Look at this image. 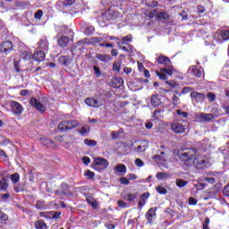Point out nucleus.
Masks as SVG:
<instances>
[{
    "mask_svg": "<svg viewBox=\"0 0 229 229\" xmlns=\"http://www.w3.org/2000/svg\"><path fill=\"white\" fill-rule=\"evenodd\" d=\"M177 157L181 162H192L194 157H196V150L194 148H189L185 151L179 152Z\"/></svg>",
    "mask_w": 229,
    "mask_h": 229,
    "instance_id": "obj_1",
    "label": "nucleus"
},
{
    "mask_svg": "<svg viewBox=\"0 0 229 229\" xmlns=\"http://www.w3.org/2000/svg\"><path fill=\"white\" fill-rule=\"evenodd\" d=\"M80 126V123L76 120H68L61 122L58 125V128L61 131H67L69 130H74V128H78Z\"/></svg>",
    "mask_w": 229,
    "mask_h": 229,
    "instance_id": "obj_2",
    "label": "nucleus"
},
{
    "mask_svg": "<svg viewBox=\"0 0 229 229\" xmlns=\"http://www.w3.org/2000/svg\"><path fill=\"white\" fill-rule=\"evenodd\" d=\"M30 105L33 108H36V110L39 111L41 114H44L46 112L47 102L44 98L40 102L37 98H30Z\"/></svg>",
    "mask_w": 229,
    "mask_h": 229,
    "instance_id": "obj_3",
    "label": "nucleus"
},
{
    "mask_svg": "<svg viewBox=\"0 0 229 229\" xmlns=\"http://www.w3.org/2000/svg\"><path fill=\"white\" fill-rule=\"evenodd\" d=\"M108 165H110V163L103 157H96L94 159L93 167L97 169V171H103V169H106Z\"/></svg>",
    "mask_w": 229,
    "mask_h": 229,
    "instance_id": "obj_4",
    "label": "nucleus"
},
{
    "mask_svg": "<svg viewBox=\"0 0 229 229\" xmlns=\"http://www.w3.org/2000/svg\"><path fill=\"white\" fill-rule=\"evenodd\" d=\"M10 106H11V110H12L13 114H14V115H21V114H22V112H24V108L22 107V105H21L17 101H11Z\"/></svg>",
    "mask_w": 229,
    "mask_h": 229,
    "instance_id": "obj_5",
    "label": "nucleus"
},
{
    "mask_svg": "<svg viewBox=\"0 0 229 229\" xmlns=\"http://www.w3.org/2000/svg\"><path fill=\"white\" fill-rule=\"evenodd\" d=\"M13 49V43L12 41H4L0 45V53H4L7 55L9 51H12Z\"/></svg>",
    "mask_w": 229,
    "mask_h": 229,
    "instance_id": "obj_6",
    "label": "nucleus"
},
{
    "mask_svg": "<svg viewBox=\"0 0 229 229\" xmlns=\"http://www.w3.org/2000/svg\"><path fill=\"white\" fill-rule=\"evenodd\" d=\"M84 103L88 105V106H92L93 108H99V106H103V103L93 98H87L84 100Z\"/></svg>",
    "mask_w": 229,
    "mask_h": 229,
    "instance_id": "obj_7",
    "label": "nucleus"
},
{
    "mask_svg": "<svg viewBox=\"0 0 229 229\" xmlns=\"http://www.w3.org/2000/svg\"><path fill=\"white\" fill-rule=\"evenodd\" d=\"M191 98L193 99V101H195V103H203L207 97L203 93L192 91L191 93Z\"/></svg>",
    "mask_w": 229,
    "mask_h": 229,
    "instance_id": "obj_8",
    "label": "nucleus"
},
{
    "mask_svg": "<svg viewBox=\"0 0 229 229\" xmlns=\"http://www.w3.org/2000/svg\"><path fill=\"white\" fill-rule=\"evenodd\" d=\"M193 164L197 169H203L207 165V160L201 157H195L193 159Z\"/></svg>",
    "mask_w": 229,
    "mask_h": 229,
    "instance_id": "obj_9",
    "label": "nucleus"
},
{
    "mask_svg": "<svg viewBox=\"0 0 229 229\" xmlns=\"http://www.w3.org/2000/svg\"><path fill=\"white\" fill-rule=\"evenodd\" d=\"M171 130L174 131V133H183L185 131V127L178 123L171 124Z\"/></svg>",
    "mask_w": 229,
    "mask_h": 229,
    "instance_id": "obj_10",
    "label": "nucleus"
},
{
    "mask_svg": "<svg viewBox=\"0 0 229 229\" xmlns=\"http://www.w3.org/2000/svg\"><path fill=\"white\" fill-rule=\"evenodd\" d=\"M189 71L195 78H201L203 76V71L198 69L196 65L191 66Z\"/></svg>",
    "mask_w": 229,
    "mask_h": 229,
    "instance_id": "obj_11",
    "label": "nucleus"
},
{
    "mask_svg": "<svg viewBox=\"0 0 229 229\" xmlns=\"http://www.w3.org/2000/svg\"><path fill=\"white\" fill-rule=\"evenodd\" d=\"M124 84V80L121 77H114L112 81V86L114 89H121L123 85Z\"/></svg>",
    "mask_w": 229,
    "mask_h": 229,
    "instance_id": "obj_12",
    "label": "nucleus"
},
{
    "mask_svg": "<svg viewBox=\"0 0 229 229\" xmlns=\"http://www.w3.org/2000/svg\"><path fill=\"white\" fill-rule=\"evenodd\" d=\"M32 58L36 62H44L46 60V54L42 51H38L32 55Z\"/></svg>",
    "mask_w": 229,
    "mask_h": 229,
    "instance_id": "obj_13",
    "label": "nucleus"
},
{
    "mask_svg": "<svg viewBox=\"0 0 229 229\" xmlns=\"http://www.w3.org/2000/svg\"><path fill=\"white\" fill-rule=\"evenodd\" d=\"M157 63L160 65H169V64H171V59H169V57L161 55L158 58H157Z\"/></svg>",
    "mask_w": 229,
    "mask_h": 229,
    "instance_id": "obj_14",
    "label": "nucleus"
},
{
    "mask_svg": "<svg viewBox=\"0 0 229 229\" xmlns=\"http://www.w3.org/2000/svg\"><path fill=\"white\" fill-rule=\"evenodd\" d=\"M71 62H72V58L69 55H63L59 57V63L61 65H70Z\"/></svg>",
    "mask_w": 229,
    "mask_h": 229,
    "instance_id": "obj_15",
    "label": "nucleus"
},
{
    "mask_svg": "<svg viewBox=\"0 0 229 229\" xmlns=\"http://www.w3.org/2000/svg\"><path fill=\"white\" fill-rule=\"evenodd\" d=\"M148 148V141L144 140V141H141L140 145H139L136 148H134V151H137L138 153H144V151H146Z\"/></svg>",
    "mask_w": 229,
    "mask_h": 229,
    "instance_id": "obj_16",
    "label": "nucleus"
},
{
    "mask_svg": "<svg viewBox=\"0 0 229 229\" xmlns=\"http://www.w3.org/2000/svg\"><path fill=\"white\" fill-rule=\"evenodd\" d=\"M157 208H151L150 209H148V211L146 214V217L148 221V223H151L153 221V217H155V216H157V214H155V212H157Z\"/></svg>",
    "mask_w": 229,
    "mask_h": 229,
    "instance_id": "obj_17",
    "label": "nucleus"
},
{
    "mask_svg": "<svg viewBox=\"0 0 229 229\" xmlns=\"http://www.w3.org/2000/svg\"><path fill=\"white\" fill-rule=\"evenodd\" d=\"M61 47H67L69 46V37L63 36L57 40Z\"/></svg>",
    "mask_w": 229,
    "mask_h": 229,
    "instance_id": "obj_18",
    "label": "nucleus"
},
{
    "mask_svg": "<svg viewBox=\"0 0 229 229\" xmlns=\"http://www.w3.org/2000/svg\"><path fill=\"white\" fill-rule=\"evenodd\" d=\"M96 58L100 62H104V64H108V62H110V55L106 54H98Z\"/></svg>",
    "mask_w": 229,
    "mask_h": 229,
    "instance_id": "obj_19",
    "label": "nucleus"
},
{
    "mask_svg": "<svg viewBox=\"0 0 229 229\" xmlns=\"http://www.w3.org/2000/svg\"><path fill=\"white\" fill-rule=\"evenodd\" d=\"M175 94L177 95H174L172 101H173V105H174V108H176L178 106V105H180V98L182 97V93L176 91Z\"/></svg>",
    "mask_w": 229,
    "mask_h": 229,
    "instance_id": "obj_20",
    "label": "nucleus"
},
{
    "mask_svg": "<svg viewBox=\"0 0 229 229\" xmlns=\"http://www.w3.org/2000/svg\"><path fill=\"white\" fill-rule=\"evenodd\" d=\"M173 174L164 172H158L156 175L157 180H167V178H171Z\"/></svg>",
    "mask_w": 229,
    "mask_h": 229,
    "instance_id": "obj_21",
    "label": "nucleus"
},
{
    "mask_svg": "<svg viewBox=\"0 0 229 229\" xmlns=\"http://www.w3.org/2000/svg\"><path fill=\"white\" fill-rule=\"evenodd\" d=\"M156 19H158V21H169V14L165 12L157 13Z\"/></svg>",
    "mask_w": 229,
    "mask_h": 229,
    "instance_id": "obj_22",
    "label": "nucleus"
},
{
    "mask_svg": "<svg viewBox=\"0 0 229 229\" xmlns=\"http://www.w3.org/2000/svg\"><path fill=\"white\" fill-rule=\"evenodd\" d=\"M36 229H47V225L44 220H38L34 224Z\"/></svg>",
    "mask_w": 229,
    "mask_h": 229,
    "instance_id": "obj_23",
    "label": "nucleus"
},
{
    "mask_svg": "<svg viewBox=\"0 0 229 229\" xmlns=\"http://www.w3.org/2000/svg\"><path fill=\"white\" fill-rule=\"evenodd\" d=\"M86 200L92 208H98V202L90 195L86 196Z\"/></svg>",
    "mask_w": 229,
    "mask_h": 229,
    "instance_id": "obj_24",
    "label": "nucleus"
},
{
    "mask_svg": "<svg viewBox=\"0 0 229 229\" xmlns=\"http://www.w3.org/2000/svg\"><path fill=\"white\" fill-rule=\"evenodd\" d=\"M8 189V180L6 177H3L0 180V191H6Z\"/></svg>",
    "mask_w": 229,
    "mask_h": 229,
    "instance_id": "obj_25",
    "label": "nucleus"
},
{
    "mask_svg": "<svg viewBox=\"0 0 229 229\" xmlns=\"http://www.w3.org/2000/svg\"><path fill=\"white\" fill-rule=\"evenodd\" d=\"M165 156V152L160 151V154L152 156V159L156 160L157 162H160L162 160H165V158L164 157Z\"/></svg>",
    "mask_w": 229,
    "mask_h": 229,
    "instance_id": "obj_26",
    "label": "nucleus"
},
{
    "mask_svg": "<svg viewBox=\"0 0 229 229\" xmlns=\"http://www.w3.org/2000/svg\"><path fill=\"white\" fill-rule=\"evenodd\" d=\"M150 102H151L152 106H160V99L158 98V96H157V95H152Z\"/></svg>",
    "mask_w": 229,
    "mask_h": 229,
    "instance_id": "obj_27",
    "label": "nucleus"
},
{
    "mask_svg": "<svg viewBox=\"0 0 229 229\" xmlns=\"http://www.w3.org/2000/svg\"><path fill=\"white\" fill-rule=\"evenodd\" d=\"M200 118L203 119L204 121L210 122L212 121V119H214V115H212L211 114L202 113L200 114Z\"/></svg>",
    "mask_w": 229,
    "mask_h": 229,
    "instance_id": "obj_28",
    "label": "nucleus"
},
{
    "mask_svg": "<svg viewBox=\"0 0 229 229\" xmlns=\"http://www.w3.org/2000/svg\"><path fill=\"white\" fill-rule=\"evenodd\" d=\"M115 171H117V173H126V165L123 164H117L115 165Z\"/></svg>",
    "mask_w": 229,
    "mask_h": 229,
    "instance_id": "obj_29",
    "label": "nucleus"
},
{
    "mask_svg": "<svg viewBox=\"0 0 229 229\" xmlns=\"http://www.w3.org/2000/svg\"><path fill=\"white\" fill-rule=\"evenodd\" d=\"M135 198H137V195L132 193H127L123 195V199H125L126 201H133Z\"/></svg>",
    "mask_w": 229,
    "mask_h": 229,
    "instance_id": "obj_30",
    "label": "nucleus"
},
{
    "mask_svg": "<svg viewBox=\"0 0 229 229\" xmlns=\"http://www.w3.org/2000/svg\"><path fill=\"white\" fill-rule=\"evenodd\" d=\"M89 131H90V127L89 125H86L81 127V129L79 131V133H81L82 136H85Z\"/></svg>",
    "mask_w": 229,
    "mask_h": 229,
    "instance_id": "obj_31",
    "label": "nucleus"
},
{
    "mask_svg": "<svg viewBox=\"0 0 229 229\" xmlns=\"http://www.w3.org/2000/svg\"><path fill=\"white\" fill-rule=\"evenodd\" d=\"M36 208H37L38 210H46V208H47V207L46 206V204L44 203V201L38 200V201L36 203Z\"/></svg>",
    "mask_w": 229,
    "mask_h": 229,
    "instance_id": "obj_32",
    "label": "nucleus"
},
{
    "mask_svg": "<svg viewBox=\"0 0 229 229\" xmlns=\"http://www.w3.org/2000/svg\"><path fill=\"white\" fill-rule=\"evenodd\" d=\"M189 183V182L183 180V179H177L176 180V185L177 187H185V185H187Z\"/></svg>",
    "mask_w": 229,
    "mask_h": 229,
    "instance_id": "obj_33",
    "label": "nucleus"
},
{
    "mask_svg": "<svg viewBox=\"0 0 229 229\" xmlns=\"http://www.w3.org/2000/svg\"><path fill=\"white\" fill-rule=\"evenodd\" d=\"M11 180L13 183H18L19 180H21V176L19 175L18 173L13 174L11 175Z\"/></svg>",
    "mask_w": 229,
    "mask_h": 229,
    "instance_id": "obj_34",
    "label": "nucleus"
},
{
    "mask_svg": "<svg viewBox=\"0 0 229 229\" xmlns=\"http://www.w3.org/2000/svg\"><path fill=\"white\" fill-rule=\"evenodd\" d=\"M199 183L195 184V189H197V191H203V189H205V187H207V184L203 183L202 182H199V179H198Z\"/></svg>",
    "mask_w": 229,
    "mask_h": 229,
    "instance_id": "obj_35",
    "label": "nucleus"
},
{
    "mask_svg": "<svg viewBox=\"0 0 229 229\" xmlns=\"http://www.w3.org/2000/svg\"><path fill=\"white\" fill-rule=\"evenodd\" d=\"M146 17H148V19H153L157 15V10L153 11H147L145 13Z\"/></svg>",
    "mask_w": 229,
    "mask_h": 229,
    "instance_id": "obj_36",
    "label": "nucleus"
},
{
    "mask_svg": "<svg viewBox=\"0 0 229 229\" xmlns=\"http://www.w3.org/2000/svg\"><path fill=\"white\" fill-rule=\"evenodd\" d=\"M41 144H43V146H47V148H49L53 144V141L49 139H42Z\"/></svg>",
    "mask_w": 229,
    "mask_h": 229,
    "instance_id": "obj_37",
    "label": "nucleus"
},
{
    "mask_svg": "<svg viewBox=\"0 0 229 229\" xmlns=\"http://www.w3.org/2000/svg\"><path fill=\"white\" fill-rule=\"evenodd\" d=\"M199 182H208V183H215L216 178H214V177H205L204 179H199Z\"/></svg>",
    "mask_w": 229,
    "mask_h": 229,
    "instance_id": "obj_38",
    "label": "nucleus"
},
{
    "mask_svg": "<svg viewBox=\"0 0 229 229\" xmlns=\"http://www.w3.org/2000/svg\"><path fill=\"white\" fill-rule=\"evenodd\" d=\"M42 15H44V12L42 10H38L34 14V17L37 21H40V19H42Z\"/></svg>",
    "mask_w": 229,
    "mask_h": 229,
    "instance_id": "obj_39",
    "label": "nucleus"
},
{
    "mask_svg": "<svg viewBox=\"0 0 229 229\" xmlns=\"http://www.w3.org/2000/svg\"><path fill=\"white\" fill-rule=\"evenodd\" d=\"M52 211L49 212H40L39 216H41L42 217H46L47 219H52Z\"/></svg>",
    "mask_w": 229,
    "mask_h": 229,
    "instance_id": "obj_40",
    "label": "nucleus"
},
{
    "mask_svg": "<svg viewBox=\"0 0 229 229\" xmlns=\"http://www.w3.org/2000/svg\"><path fill=\"white\" fill-rule=\"evenodd\" d=\"M84 144H86V146H97L98 142L94 140L86 139Z\"/></svg>",
    "mask_w": 229,
    "mask_h": 229,
    "instance_id": "obj_41",
    "label": "nucleus"
},
{
    "mask_svg": "<svg viewBox=\"0 0 229 229\" xmlns=\"http://www.w3.org/2000/svg\"><path fill=\"white\" fill-rule=\"evenodd\" d=\"M207 98L210 103H213V101H216V94L212 92H208Z\"/></svg>",
    "mask_w": 229,
    "mask_h": 229,
    "instance_id": "obj_42",
    "label": "nucleus"
},
{
    "mask_svg": "<svg viewBox=\"0 0 229 229\" xmlns=\"http://www.w3.org/2000/svg\"><path fill=\"white\" fill-rule=\"evenodd\" d=\"M100 42H103V38L94 37L91 38V44L94 46H96V44H100Z\"/></svg>",
    "mask_w": 229,
    "mask_h": 229,
    "instance_id": "obj_43",
    "label": "nucleus"
},
{
    "mask_svg": "<svg viewBox=\"0 0 229 229\" xmlns=\"http://www.w3.org/2000/svg\"><path fill=\"white\" fill-rule=\"evenodd\" d=\"M13 69L16 72H21V66L19 65V61L13 60Z\"/></svg>",
    "mask_w": 229,
    "mask_h": 229,
    "instance_id": "obj_44",
    "label": "nucleus"
},
{
    "mask_svg": "<svg viewBox=\"0 0 229 229\" xmlns=\"http://www.w3.org/2000/svg\"><path fill=\"white\" fill-rule=\"evenodd\" d=\"M156 190L158 194H167V190L162 186L157 187Z\"/></svg>",
    "mask_w": 229,
    "mask_h": 229,
    "instance_id": "obj_45",
    "label": "nucleus"
},
{
    "mask_svg": "<svg viewBox=\"0 0 229 229\" xmlns=\"http://www.w3.org/2000/svg\"><path fill=\"white\" fill-rule=\"evenodd\" d=\"M176 114L177 115H182V117H184V119H187V117L189 116V113L182 111L180 109L176 110Z\"/></svg>",
    "mask_w": 229,
    "mask_h": 229,
    "instance_id": "obj_46",
    "label": "nucleus"
},
{
    "mask_svg": "<svg viewBox=\"0 0 229 229\" xmlns=\"http://www.w3.org/2000/svg\"><path fill=\"white\" fill-rule=\"evenodd\" d=\"M223 40H229V30H223L221 33Z\"/></svg>",
    "mask_w": 229,
    "mask_h": 229,
    "instance_id": "obj_47",
    "label": "nucleus"
},
{
    "mask_svg": "<svg viewBox=\"0 0 229 229\" xmlns=\"http://www.w3.org/2000/svg\"><path fill=\"white\" fill-rule=\"evenodd\" d=\"M119 182L122 183V185H130V180H128L126 177H121Z\"/></svg>",
    "mask_w": 229,
    "mask_h": 229,
    "instance_id": "obj_48",
    "label": "nucleus"
},
{
    "mask_svg": "<svg viewBox=\"0 0 229 229\" xmlns=\"http://www.w3.org/2000/svg\"><path fill=\"white\" fill-rule=\"evenodd\" d=\"M113 71H116V72H119V71H121V63H114L113 64Z\"/></svg>",
    "mask_w": 229,
    "mask_h": 229,
    "instance_id": "obj_49",
    "label": "nucleus"
},
{
    "mask_svg": "<svg viewBox=\"0 0 229 229\" xmlns=\"http://www.w3.org/2000/svg\"><path fill=\"white\" fill-rule=\"evenodd\" d=\"M166 85H169L171 89H175V87H178V83L173 81H166Z\"/></svg>",
    "mask_w": 229,
    "mask_h": 229,
    "instance_id": "obj_50",
    "label": "nucleus"
},
{
    "mask_svg": "<svg viewBox=\"0 0 229 229\" xmlns=\"http://www.w3.org/2000/svg\"><path fill=\"white\" fill-rule=\"evenodd\" d=\"M62 216L61 212L52 211V219H58Z\"/></svg>",
    "mask_w": 229,
    "mask_h": 229,
    "instance_id": "obj_51",
    "label": "nucleus"
},
{
    "mask_svg": "<svg viewBox=\"0 0 229 229\" xmlns=\"http://www.w3.org/2000/svg\"><path fill=\"white\" fill-rule=\"evenodd\" d=\"M156 74L159 77V80H167V75L160 72H156Z\"/></svg>",
    "mask_w": 229,
    "mask_h": 229,
    "instance_id": "obj_52",
    "label": "nucleus"
},
{
    "mask_svg": "<svg viewBox=\"0 0 229 229\" xmlns=\"http://www.w3.org/2000/svg\"><path fill=\"white\" fill-rule=\"evenodd\" d=\"M147 6H150L151 8H155L158 6V2L153 0L152 2H148Z\"/></svg>",
    "mask_w": 229,
    "mask_h": 229,
    "instance_id": "obj_53",
    "label": "nucleus"
},
{
    "mask_svg": "<svg viewBox=\"0 0 229 229\" xmlns=\"http://www.w3.org/2000/svg\"><path fill=\"white\" fill-rule=\"evenodd\" d=\"M0 221H8V216L3 211H0Z\"/></svg>",
    "mask_w": 229,
    "mask_h": 229,
    "instance_id": "obj_54",
    "label": "nucleus"
},
{
    "mask_svg": "<svg viewBox=\"0 0 229 229\" xmlns=\"http://www.w3.org/2000/svg\"><path fill=\"white\" fill-rule=\"evenodd\" d=\"M86 176H88V178H89V180H92V178H94V176H96V174H94V172L88 170L86 172Z\"/></svg>",
    "mask_w": 229,
    "mask_h": 229,
    "instance_id": "obj_55",
    "label": "nucleus"
},
{
    "mask_svg": "<svg viewBox=\"0 0 229 229\" xmlns=\"http://www.w3.org/2000/svg\"><path fill=\"white\" fill-rule=\"evenodd\" d=\"M76 3V0H64V6H71Z\"/></svg>",
    "mask_w": 229,
    "mask_h": 229,
    "instance_id": "obj_56",
    "label": "nucleus"
},
{
    "mask_svg": "<svg viewBox=\"0 0 229 229\" xmlns=\"http://www.w3.org/2000/svg\"><path fill=\"white\" fill-rule=\"evenodd\" d=\"M94 71H95V74L97 76V78H100L101 77V70H99V67L95 66L93 67Z\"/></svg>",
    "mask_w": 229,
    "mask_h": 229,
    "instance_id": "obj_57",
    "label": "nucleus"
},
{
    "mask_svg": "<svg viewBox=\"0 0 229 229\" xmlns=\"http://www.w3.org/2000/svg\"><path fill=\"white\" fill-rule=\"evenodd\" d=\"M208 225H210V219L207 217L203 223V229H208Z\"/></svg>",
    "mask_w": 229,
    "mask_h": 229,
    "instance_id": "obj_58",
    "label": "nucleus"
},
{
    "mask_svg": "<svg viewBox=\"0 0 229 229\" xmlns=\"http://www.w3.org/2000/svg\"><path fill=\"white\" fill-rule=\"evenodd\" d=\"M84 33L85 35H92L94 33V28H86Z\"/></svg>",
    "mask_w": 229,
    "mask_h": 229,
    "instance_id": "obj_59",
    "label": "nucleus"
},
{
    "mask_svg": "<svg viewBox=\"0 0 229 229\" xmlns=\"http://www.w3.org/2000/svg\"><path fill=\"white\" fill-rule=\"evenodd\" d=\"M135 164L138 167H143L144 166V161H141L140 158H137L135 160Z\"/></svg>",
    "mask_w": 229,
    "mask_h": 229,
    "instance_id": "obj_60",
    "label": "nucleus"
},
{
    "mask_svg": "<svg viewBox=\"0 0 229 229\" xmlns=\"http://www.w3.org/2000/svg\"><path fill=\"white\" fill-rule=\"evenodd\" d=\"M165 74H168V76L173 75V65H167Z\"/></svg>",
    "mask_w": 229,
    "mask_h": 229,
    "instance_id": "obj_61",
    "label": "nucleus"
},
{
    "mask_svg": "<svg viewBox=\"0 0 229 229\" xmlns=\"http://www.w3.org/2000/svg\"><path fill=\"white\" fill-rule=\"evenodd\" d=\"M82 162H83V164H84L85 165H89V164H90V157H84L82 158Z\"/></svg>",
    "mask_w": 229,
    "mask_h": 229,
    "instance_id": "obj_62",
    "label": "nucleus"
},
{
    "mask_svg": "<svg viewBox=\"0 0 229 229\" xmlns=\"http://www.w3.org/2000/svg\"><path fill=\"white\" fill-rule=\"evenodd\" d=\"M1 198H2L3 201H6L7 199H10V193L2 194Z\"/></svg>",
    "mask_w": 229,
    "mask_h": 229,
    "instance_id": "obj_63",
    "label": "nucleus"
},
{
    "mask_svg": "<svg viewBox=\"0 0 229 229\" xmlns=\"http://www.w3.org/2000/svg\"><path fill=\"white\" fill-rule=\"evenodd\" d=\"M223 192H224V196L229 197V184L225 187Z\"/></svg>",
    "mask_w": 229,
    "mask_h": 229,
    "instance_id": "obj_64",
    "label": "nucleus"
}]
</instances>
